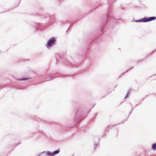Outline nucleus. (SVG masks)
Instances as JSON below:
<instances>
[{"label":"nucleus","mask_w":156,"mask_h":156,"mask_svg":"<svg viewBox=\"0 0 156 156\" xmlns=\"http://www.w3.org/2000/svg\"><path fill=\"white\" fill-rule=\"evenodd\" d=\"M60 150L59 149H58V150H55L53 152H51L50 151H48L46 154L48 156H54L55 155L58 154Z\"/></svg>","instance_id":"nucleus-5"},{"label":"nucleus","mask_w":156,"mask_h":156,"mask_svg":"<svg viewBox=\"0 0 156 156\" xmlns=\"http://www.w3.org/2000/svg\"><path fill=\"white\" fill-rule=\"evenodd\" d=\"M60 0H59V2H60Z\"/></svg>","instance_id":"nucleus-21"},{"label":"nucleus","mask_w":156,"mask_h":156,"mask_svg":"<svg viewBox=\"0 0 156 156\" xmlns=\"http://www.w3.org/2000/svg\"><path fill=\"white\" fill-rule=\"evenodd\" d=\"M94 148H96V147L97 146V142H94Z\"/></svg>","instance_id":"nucleus-15"},{"label":"nucleus","mask_w":156,"mask_h":156,"mask_svg":"<svg viewBox=\"0 0 156 156\" xmlns=\"http://www.w3.org/2000/svg\"><path fill=\"white\" fill-rule=\"evenodd\" d=\"M48 152V151L47 152H45V151H43L41 152V154H44L46 156H48L47 155L46 153Z\"/></svg>","instance_id":"nucleus-14"},{"label":"nucleus","mask_w":156,"mask_h":156,"mask_svg":"<svg viewBox=\"0 0 156 156\" xmlns=\"http://www.w3.org/2000/svg\"><path fill=\"white\" fill-rule=\"evenodd\" d=\"M115 23H116L117 22L116 21H115L114 22Z\"/></svg>","instance_id":"nucleus-19"},{"label":"nucleus","mask_w":156,"mask_h":156,"mask_svg":"<svg viewBox=\"0 0 156 156\" xmlns=\"http://www.w3.org/2000/svg\"><path fill=\"white\" fill-rule=\"evenodd\" d=\"M37 26L36 27L37 28L40 30H42L44 29L43 28L41 27V24H37Z\"/></svg>","instance_id":"nucleus-7"},{"label":"nucleus","mask_w":156,"mask_h":156,"mask_svg":"<svg viewBox=\"0 0 156 156\" xmlns=\"http://www.w3.org/2000/svg\"><path fill=\"white\" fill-rule=\"evenodd\" d=\"M132 22H140V19L138 20H134V21H132Z\"/></svg>","instance_id":"nucleus-16"},{"label":"nucleus","mask_w":156,"mask_h":156,"mask_svg":"<svg viewBox=\"0 0 156 156\" xmlns=\"http://www.w3.org/2000/svg\"><path fill=\"white\" fill-rule=\"evenodd\" d=\"M156 50V49L155 50Z\"/></svg>","instance_id":"nucleus-22"},{"label":"nucleus","mask_w":156,"mask_h":156,"mask_svg":"<svg viewBox=\"0 0 156 156\" xmlns=\"http://www.w3.org/2000/svg\"><path fill=\"white\" fill-rule=\"evenodd\" d=\"M152 149L154 151L156 150V143L152 144Z\"/></svg>","instance_id":"nucleus-8"},{"label":"nucleus","mask_w":156,"mask_h":156,"mask_svg":"<svg viewBox=\"0 0 156 156\" xmlns=\"http://www.w3.org/2000/svg\"><path fill=\"white\" fill-rule=\"evenodd\" d=\"M28 79H29V78H22L21 79H17L16 80H18L24 81L27 80Z\"/></svg>","instance_id":"nucleus-10"},{"label":"nucleus","mask_w":156,"mask_h":156,"mask_svg":"<svg viewBox=\"0 0 156 156\" xmlns=\"http://www.w3.org/2000/svg\"><path fill=\"white\" fill-rule=\"evenodd\" d=\"M156 19V17L152 16L149 17H145L144 18L140 19V22L146 23L153 20Z\"/></svg>","instance_id":"nucleus-4"},{"label":"nucleus","mask_w":156,"mask_h":156,"mask_svg":"<svg viewBox=\"0 0 156 156\" xmlns=\"http://www.w3.org/2000/svg\"><path fill=\"white\" fill-rule=\"evenodd\" d=\"M114 18L112 12V10L110 7L109 8L107 12V22L109 21H114Z\"/></svg>","instance_id":"nucleus-2"},{"label":"nucleus","mask_w":156,"mask_h":156,"mask_svg":"<svg viewBox=\"0 0 156 156\" xmlns=\"http://www.w3.org/2000/svg\"><path fill=\"white\" fill-rule=\"evenodd\" d=\"M131 112H130V113H129V114H130V113H131Z\"/></svg>","instance_id":"nucleus-20"},{"label":"nucleus","mask_w":156,"mask_h":156,"mask_svg":"<svg viewBox=\"0 0 156 156\" xmlns=\"http://www.w3.org/2000/svg\"><path fill=\"white\" fill-rule=\"evenodd\" d=\"M55 78V77L53 76L52 75H50L49 76V77L48 78V80H51L53 79H54Z\"/></svg>","instance_id":"nucleus-11"},{"label":"nucleus","mask_w":156,"mask_h":156,"mask_svg":"<svg viewBox=\"0 0 156 156\" xmlns=\"http://www.w3.org/2000/svg\"><path fill=\"white\" fill-rule=\"evenodd\" d=\"M103 26H101V34H102L103 33L104 29L103 28Z\"/></svg>","instance_id":"nucleus-13"},{"label":"nucleus","mask_w":156,"mask_h":156,"mask_svg":"<svg viewBox=\"0 0 156 156\" xmlns=\"http://www.w3.org/2000/svg\"><path fill=\"white\" fill-rule=\"evenodd\" d=\"M116 126V124L114 125H109L108 126L107 128L106 129L105 131H106L107 132L109 131V130L108 129L111 128V127H113Z\"/></svg>","instance_id":"nucleus-6"},{"label":"nucleus","mask_w":156,"mask_h":156,"mask_svg":"<svg viewBox=\"0 0 156 156\" xmlns=\"http://www.w3.org/2000/svg\"><path fill=\"white\" fill-rule=\"evenodd\" d=\"M55 75H56V77H62V75H61V74H59L58 73H57L56 74H55Z\"/></svg>","instance_id":"nucleus-12"},{"label":"nucleus","mask_w":156,"mask_h":156,"mask_svg":"<svg viewBox=\"0 0 156 156\" xmlns=\"http://www.w3.org/2000/svg\"><path fill=\"white\" fill-rule=\"evenodd\" d=\"M130 90H128L126 96L125 97V100H126V98H127L129 95L130 93Z\"/></svg>","instance_id":"nucleus-9"},{"label":"nucleus","mask_w":156,"mask_h":156,"mask_svg":"<svg viewBox=\"0 0 156 156\" xmlns=\"http://www.w3.org/2000/svg\"><path fill=\"white\" fill-rule=\"evenodd\" d=\"M56 40L54 37L50 38L48 41L46 46L47 48L51 47L55 44Z\"/></svg>","instance_id":"nucleus-3"},{"label":"nucleus","mask_w":156,"mask_h":156,"mask_svg":"<svg viewBox=\"0 0 156 156\" xmlns=\"http://www.w3.org/2000/svg\"><path fill=\"white\" fill-rule=\"evenodd\" d=\"M85 117L82 118L81 112L80 110H78L76 112L75 116L74 119V122L75 123H78Z\"/></svg>","instance_id":"nucleus-1"},{"label":"nucleus","mask_w":156,"mask_h":156,"mask_svg":"<svg viewBox=\"0 0 156 156\" xmlns=\"http://www.w3.org/2000/svg\"><path fill=\"white\" fill-rule=\"evenodd\" d=\"M41 153L40 154L38 155V156H41Z\"/></svg>","instance_id":"nucleus-18"},{"label":"nucleus","mask_w":156,"mask_h":156,"mask_svg":"<svg viewBox=\"0 0 156 156\" xmlns=\"http://www.w3.org/2000/svg\"><path fill=\"white\" fill-rule=\"evenodd\" d=\"M98 6L96 7V8H95V9H96L98 8Z\"/></svg>","instance_id":"nucleus-17"}]
</instances>
